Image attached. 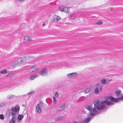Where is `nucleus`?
I'll use <instances>...</instances> for the list:
<instances>
[{"instance_id":"nucleus-24","label":"nucleus","mask_w":123,"mask_h":123,"mask_svg":"<svg viewBox=\"0 0 123 123\" xmlns=\"http://www.w3.org/2000/svg\"><path fill=\"white\" fill-rule=\"evenodd\" d=\"M13 76V74H7L6 75V76L7 77H11Z\"/></svg>"},{"instance_id":"nucleus-16","label":"nucleus","mask_w":123,"mask_h":123,"mask_svg":"<svg viewBox=\"0 0 123 123\" xmlns=\"http://www.w3.org/2000/svg\"><path fill=\"white\" fill-rule=\"evenodd\" d=\"M14 117L13 116L12 117L10 122V123H15V121L14 120Z\"/></svg>"},{"instance_id":"nucleus-33","label":"nucleus","mask_w":123,"mask_h":123,"mask_svg":"<svg viewBox=\"0 0 123 123\" xmlns=\"http://www.w3.org/2000/svg\"><path fill=\"white\" fill-rule=\"evenodd\" d=\"M39 103H40V104L41 105H42V104H43V103H42V102L41 101H40V102Z\"/></svg>"},{"instance_id":"nucleus-20","label":"nucleus","mask_w":123,"mask_h":123,"mask_svg":"<svg viewBox=\"0 0 123 123\" xmlns=\"http://www.w3.org/2000/svg\"><path fill=\"white\" fill-rule=\"evenodd\" d=\"M23 117L22 115H20L18 117V120H21Z\"/></svg>"},{"instance_id":"nucleus-8","label":"nucleus","mask_w":123,"mask_h":123,"mask_svg":"<svg viewBox=\"0 0 123 123\" xmlns=\"http://www.w3.org/2000/svg\"><path fill=\"white\" fill-rule=\"evenodd\" d=\"M109 98L110 100L112 101L113 102H118V100L119 99V98H115L111 96L109 97Z\"/></svg>"},{"instance_id":"nucleus-18","label":"nucleus","mask_w":123,"mask_h":123,"mask_svg":"<svg viewBox=\"0 0 123 123\" xmlns=\"http://www.w3.org/2000/svg\"><path fill=\"white\" fill-rule=\"evenodd\" d=\"M7 73V71L6 69L4 70L0 71V73L2 74H6Z\"/></svg>"},{"instance_id":"nucleus-38","label":"nucleus","mask_w":123,"mask_h":123,"mask_svg":"<svg viewBox=\"0 0 123 123\" xmlns=\"http://www.w3.org/2000/svg\"><path fill=\"white\" fill-rule=\"evenodd\" d=\"M45 25V23H44L43 24V25H43V26H44Z\"/></svg>"},{"instance_id":"nucleus-13","label":"nucleus","mask_w":123,"mask_h":123,"mask_svg":"<svg viewBox=\"0 0 123 123\" xmlns=\"http://www.w3.org/2000/svg\"><path fill=\"white\" fill-rule=\"evenodd\" d=\"M91 118V117L87 118L83 120L82 122L84 123H87L90 121Z\"/></svg>"},{"instance_id":"nucleus-31","label":"nucleus","mask_w":123,"mask_h":123,"mask_svg":"<svg viewBox=\"0 0 123 123\" xmlns=\"http://www.w3.org/2000/svg\"><path fill=\"white\" fill-rule=\"evenodd\" d=\"M58 95H59V94H58V92H56V93L55 95V96L57 97H58Z\"/></svg>"},{"instance_id":"nucleus-3","label":"nucleus","mask_w":123,"mask_h":123,"mask_svg":"<svg viewBox=\"0 0 123 123\" xmlns=\"http://www.w3.org/2000/svg\"><path fill=\"white\" fill-rule=\"evenodd\" d=\"M59 10L61 11H64L66 13H68L70 12L69 9L68 7H65L63 8L62 7H59Z\"/></svg>"},{"instance_id":"nucleus-14","label":"nucleus","mask_w":123,"mask_h":123,"mask_svg":"<svg viewBox=\"0 0 123 123\" xmlns=\"http://www.w3.org/2000/svg\"><path fill=\"white\" fill-rule=\"evenodd\" d=\"M19 110V108L13 107L12 109V111L14 112H18Z\"/></svg>"},{"instance_id":"nucleus-25","label":"nucleus","mask_w":123,"mask_h":123,"mask_svg":"<svg viewBox=\"0 0 123 123\" xmlns=\"http://www.w3.org/2000/svg\"><path fill=\"white\" fill-rule=\"evenodd\" d=\"M4 118V116L2 114L0 115V119L1 120H3Z\"/></svg>"},{"instance_id":"nucleus-28","label":"nucleus","mask_w":123,"mask_h":123,"mask_svg":"<svg viewBox=\"0 0 123 123\" xmlns=\"http://www.w3.org/2000/svg\"><path fill=\"white\" fill-rule=\"evenodd\" d=\"M61 120V118L60 117H57L55 119V120L56 121H59Z\"/></svg>"},{"instance_id":"nucleus-26","label":"nucleus","mask_w":123,"mask_h":123,"mask_svg":"<svg viewBox=\"0 0 123 123\" xmlns=\"http://www.w3.org/2000/svg\"><path fill=\"white\" fill-rule=\"evenodd\" d=\"M53 103L54 104H55L56 102V100L55 98L54 97H53Z\"/></svg>"},{"instance_id":"nucleus-42","label":"nucleus","mask_w":123,"mask_h":123,"mask_svg":"<svg viewBox=\"0 0 123 123\" xmlns=\"http://www.w3.org/2000/svg\"><path fill=\"white\" fill-rule=\"evenodd\" d=\"M23 106H24V105H23Z\"/></svg>"},{"instance_id":"nucleus-15","label":"nucleus","mask_w":123,"mask_h":123,"mask_svg":"<svg viewBox=\"0 0 123 123\" xmlns=\"http://www.w3.org/2000/svg\"><path fill=\"white\" fill-rule=\"evenodd\" d=\"M99 101L98 100H95L94 102V104L95 106H98V105L100 104Z\"/></svg>"},{"instance_id":"nucleus-41","label":"nucleus","mask_w":123,"mask_h":123,"mask_svg":"<svg viewBox=\"0 0 123 123\" xmlns=\"http://www.w3.org/2000/svg\"><path fill=\"white\" fill-rule=\"evenodd\" d=\"M89 91L88 90V92H89Z\"/></svg>"},{"instance_id":"nucleus-1","label":"nucleus","mask_w":123,"mask_h":123,"mask_svg":"<svg viewBox=\"0 0 123 123\" xmlns=\"http://www.w3.org/2000/svg\"><path fill=\"white\" fill-rule=\"evenodd\" d=\"M86 108L87 110L90 111V114L92 116H94L97 112L95 108H94L92 109L90 106L88 105L86 106Z\"/></svg>"},{"instance_id":"nucleus-35","label":"nucleus","mask_w":123,"mask_h":123,"mask_svg":"<svg viewBox=\"0 0 123 123\" xmlns=\"http://www.w3.org/2000/svg\"><path fill=\"white\" fill-rule=\"evenodd\" d=\"M102 91V88H100V89H99V91L100 92V91Z\"/></svg>"},{"instance_id":"nucleus-23","label":"nucleus","mask_w":123,"mask_h":123,"mask_svg":"<svg viewBox=\"0 0 123 123\" xmlns=\"http://www.w3.org/2000/svg\"><path fill=\"white\" fill-rule=\"evenodd\" d=\"M103 23L100 21H99L98 22H96V24L98 25H101Z\"/></svg>"},{"instance_id":"nucleus-30","label":"nucleus","mask_w":123,"mask_h":123,"mask_svg":"<svg viewBox=\"0 0 123 123\" xmlns=\"http://www.w3.org/2000/svg\"><path fill=\"white\" fill-rule=\"evenodd\" d=\"M75 18V16L74 15H71V19H74Z\"/></svg>"},{"instance_id":"nucleus-12","label":"nucleus","mask_w":123,"mask_h":123,"mask_svg":"<svg viewBox=\"0 0 123 123\" xmlns=\"http://www.w3.org/2000/svg\"><path fill=\"white\" fill-rule=\"evenodd\" d=\"M105 105H98L96 107L97 109L99 110H101L103 109V108L105 107Z\"/></svg>"},{"instance_id":"nucleus-2","label":"nucleus","mask_w":123,"mask_h":123,"mask_svg":"<svg viewBox=\"0 0 123 123\" xmlns=\"http://www.w3.org/2000/svg\"><path fill=\"white\" fill-rule=\"evenodd\" d=\"M38 69V68L37 66L35 65H34L27 69V72L28 73H32L36 71Z\"/></svg>"},{"instance_id":"nucleus-36","label":"nucleus","mask_w":123,"mask_h":123,"mask_svg":"<svg viewBox=\"0 0 123 123\" xmlns=\"http://www.w3.org/2000/svg\"><path fill=\"white\" fill-rule=\"evenodd\" d=\"M11 113H12V115H15V114L14 113H13L12 112Z\"/></svg>"},{"instance_id":"nucleus-32","label":"nucleus","mask_w":123,"mask_h":123,"mask_svg":"<svg viewBox=\"0 0 123 123\" xmlns=\"http://www.w3.org/2000/svg\"><path fill=\"white\" fill-rule=\"evenodd\" d=\"M16 1H20L21 2H22L24 1V0H15Z\"/></svg>"},{"instance_id":"nucleus-5","label":"nucleus","mask_w":123,"mask_h":123,"mask_svg":"<svg viewBox=\"0 0 123 123\" xmlns=\"http://www.w3.org/2000/svg\"><path fill=\"white\" fill-rule=\"evenodd\" d=\"M65 105H62L58 107L57 109V111L59 112L62 111L65 108Z\"/></svg>"},{"instance_id":"nucleus-37","label":"nucleus","mask_w":123,"mask_h":123,"mask_svg":"<svg viewBox=\"0 0 123 123\" xmlns=\"http://www.w3.org/2000/svg\"><path fill=\"white\" fill-rule=\"evenodd\" d=\"M120 98L122 100H123V96H122Z\"/></svg>"},{"instance_id":"nucleus-22","label":"nucleus","mask_w":123,"mask_h":123,"mask_svg":"<svg viewBox=\"0 0 123 123\" xmlns=\"http://www.w3.org/2000/svg\"><path fill=\"white\" fill-rule=\"evenodd\" d=\"M106 82V80L105 79H103L101 80V82L103 84H105Z\"/></svg>"},{"instance_id":"nucleus-40","label":"nucleus","mask_w":123,"mask_h":123,"mask_svg":"<svg viewBox=\"0 0 123 123\" xmlns=\"http://www.w3.org/2000/svg\"><path fill=\"white\" fill-rule=\"evenodd\" d=\"M74 123H78L76 122H75Z\"/></svg>"},{"instance_id":"nucleus-7","label":"nucleus","mask_w":123,"mask_h":123,"mask_svg":"<svg viewBox=\"0 0 123 123\" xmlns=\"http://www.w3.org/2000/svg\"><path fill=\"white\" fill-rule=\"evenodd\" d=\"M77 73H76L68 74H67V76L70 78H72L75 77L77 75Z\"/></svg>"},{"instance_id":"nucleus-43","label":"nucleus","mask_w":123,"mask_h":123,"mask_svg":"<svg viewBox=\"0 0 123 123\" xmlns=\"http://www.w3.org/2000/svg\"><path fill=\"white\" fill-rule=\"evenodd\" d=\"M23 106H24V105H23Z\"/></svg>"},{"instance_id":"nucleus-9","label":"nucleus","mask_w":123,"mask_h":123,"mask_svg":"<svg viewBox=\"0 0 123 123\" xmlns=\"http://www.w3.org/2000/svg\"><path fill=\"white\" fill-rule=\"evenodd\" d=\"M47 72V70L46 69H44L43 71L39 73V74L42 76H44L46 74Z\"/></svg>"},{"instance_id":"nucleus-39","label":"nucleus","mask_w":123,"mask_h":123,"mask_svg":"<svg viewBox=\"0 0 123 123\" xmlns=\"http://www.w3.org/2000/svg\"><path fill=\"white\" fill-rule=\"evenodd\" d=\"M87 90H88L87 89H86L85 90V91L86 92H87Z\"/></svg>"},{"instance_id":"nucleus-6","label":"nucleus","mask_w":123,"mask_h":123,"mask_svg":"<svg viewBox=\"0 0 123 123\" xmlns=\"http://www.w3.org/2000/svg\"><path fill=\"white\" fill-rule=\"evenodd\" d=\"M60 19V18L59 16L55 15L53 17L52 20L53 21L56 22L59 20Z\"/></svg>"},{"instance_id":"nucleus-4","label":"nucleus","mask_w":123,"mask_h":123,"mask_svg":"<svg viewBox=\"0 0 123 123\" xmlns=\"http://www.w3.org/2000/svg\"><path fill=\"white\" fill-rule=\"evenodd\" d=\"M32 40L31 37L26 36L24 37L23 42L24 43H27L30 42Z\"/></svg>"},{"instance_id":"nucleus-34","label":"nucleus","mask_w":123,"mask_h":123,"mask_svg":"<svg viewBox=\"0 0 123 123\" xmlns=\"http://www.w3.org/2000/svg\"><path fill=\"white\" fill-rule=\"evenodd\" d=\"M33 92H31L30 93H27V94L28 95L29 94H30L31 93H32Z\"/></svg>"},{"instance_id":"nucleus-11","label":"nucleus","mask_w":123,"mask_h":123,"mask_svg":"<svg viewBox=\"0 0 123 123\" xmlns=\"http://www.w3.org/2000/svg\"><path fill=\"white\" fill-rule=\"evenodd\" d=\"M38 76V75H31L29 77V79L31 80H33L35 78L37 77Z\"/></svg>"},{"instance_id":"nucleus-10","label":"nucleus","mask_w":123,"mask_h":123,"mask_svg":"<svg viewBox=\"0 0 123 123\" xmlns=\"http://www.w3.org/2000/svg\"><path fill=\"white\" fill-rule=\"evenodd\" d=\"M36 110L38 113H41V109L39 105V104H37L36 105Z\"/></svg>"},{"instance_id":"nucleus-29","label":"nucleus","mask_w":123,"mask_h":123,"mask_svg":"<svg viewBox=\"0 0 123 123\" xmlns=\"http://www.w3.org/2000/svg\"><path fill=\"white\" fill-rule=\"evenodd\" d=\"M95 92L97 94L98 92V89L96 88L95 90Z\"/></svg>"},{"instance_id":"nucleus-17","label":"nucleus","mask_w":123,"mask_h":123,"mask_svg":"<svg viewBox=\"0 0 123 123\" xmlns=\"http://www.w3.org/2000/svg\"><path fill=\"white\" fill-rule=\"evenodd\" d=\"M121 91L120 90H119L118 91H116L115 92V93L116 95L118 96L119 95V94L121 93Z\"/></svg>"},{"instance_id":"nucleus-27","label":"nucleus","mask_w":123,"mask_h":123,"mask_svg":"<svg viewBox=\"0 0 123 123\" xmlns=\"http://www.w3.org/2000/svg\"><path fill=\"white\" fill-rule=\"evenodd\" d=\"M108 100H104L102 102L101 104H103V103H107V102Z\"/></svg>"},{"instance_id":"nucleus-19","label":"nucleus","mask_w":123,"mask_h":123,"mask_svg":"<svg viewBox=\"0 0 123 123\" xmlns=\"http://www.w3.org/2000/svg\"><path fill=\"white\" fill-rule=\"evenodd\" d=\"M14 95H8L7 96V98L8 99H12L14 96Z\"/></svg>"},{"instance_id":"nucleus-21","label":"nucleus","mask_w":123,"mask_h":123,"mask_svg":"<svg viewBox=\"0 0 123 123\" xmlns=\"http://www.w3.org/2000/svg\"><path fill=\"white\" fill-rule=\"evenodd\" d=\"M106 105H113V103L111 102H108V101L106 104Z\"/></svg>"}]
</instances>
